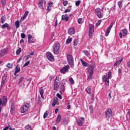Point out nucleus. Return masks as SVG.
<instances>
[{
	"mask_svg": "<svg viewBox=\"0 0 130 130\" xmlns=\"http://www.w3.org/2000/svg\"><path fill=\"white\" fill-rule=\"evenodd\" d=\"M29 109H30V104L27 103H24L23 105L20 108L21 113L28 112Z\"/></svg>",
	"mask_w": 130,
	"mask_h": 130,
	"instance_id": "nucleus-1",
	"label": "nucleus"
},
{
	"mask_svg": "<svg viewBox=\"0 0 130 130\" xmlns=\"http://www.w3.org/2000/svg\"><path fill=\"white\" fill-rule=\"evenodd\" d=\"M67 58L69 64L71 66V68H74V57L73 56L70 54H68Z\"/></svg>",
	"mask_w": 130,
	"mask_h": 130,
	"instance_id": "nucleus-2",
	"label": "nucleus"
},
{
	"mask_svg": "<svg viewBox=\"0 0 130 130\" xmlns=\"http://www.w3.org/2000/svg\"><path fill=\"white\" fill-rule=\"evenodd\" d=\"M60 45L59 43H55L53 47V52L54 54L59 53Z\"/></svg>",
	"mask_w": 130,
	"mask_h": 130,
	"instance_id": "nucleus-3",
	"label": "nucleus"
},
{
	"mask_svg": "<svg viewBox=\"0 0 130 130\" xmlns=\"http://www.w3.org/2000/svg\"><path fill=\"white\" fill-rule=\"evenodd\" d=\"M59 77H57L55 79L54 84V90L56 91L58 88H59V85H60V82L59 81Z\"/></svg>",
	"mask_w": 130,
	"mask_h": 130,
	"instance_id": "nucleus-4",
	"label": "nucleus"
},
{
	"mask_svg": "<svg viewBox=\"0 0 130 130\" xmlns=\"http://www.w3.org/2000/svg\"><path fill=\"white\" fill-rule=\"evenodd\" d=\"M105 116L107 119H109L112 116V110L111 109H107L105 111Z\"/></svg>",
	"mask_w": 130,
	"mask_h": 130,
	"instance_id": "nucleus-5",
	"label": "nucleus"
},
{
	"mask_svg": "<svg viewBox=\"0 0 130 130\" xmlns=\"http://www.w3.org/2000/svg\"><path fill=\"white\" fill-rule=\"evenodd\" d=\"M95 11L96 16L99 19H102V18H103V14L101 12V9L97 8L95 9Z\"/></svg>",
	"mask_w": 130,
	"mask_h": 130,
	"instance_id": "nucleus-6",
	"label": "nucleus"
},
{
	"mask_svg": "<svg viewBox=\"0 0 130 130\" xmlns=\"http://www.w3.org/2000/svg\"><path fill=\"white\" fill-rule=\"evenodd\" d=\"M46 58L50 61H54V57L53 56L52 54H51L50 53V52H47V53H46Z\"/></svg>",
	"mask_w": 130,
	"mask_h": 130,
	"instance_id": "nucleus-7",
	"label": "nucleus"
},
{
	"mask_svg": "<svg viewBox=\"0 0 130 130\" xmlns=\"http://www.w3.org/2000/svg\"><path fill=\"white\" fill-rule=\"evenodd\" d=\"M94 33V25H89V36L90 38L93 37V34Z\"/></svg>",
	"mask_w": 130,
	"mask_h": 130,
	"instance_id": "nucleus-8",
	"label": "nucleus"
},
{
	"mask_svg": "<svg viewBox=\"0 0 130 130\" xmlns=\"http://www.w3.org/2000/svg\"><path fill=\"white\" fill-rule=\"evenodd\" d=\"M103 82H104L105 86H109V78L107 75H104L102 77Z\"/></svg>",
	"mask_w": 130,
	"mask_h": 130,
	"instance_id": "nucleus-9",
	"label": "nucleus"
},
{
	"mask_svg": "<svg viewBox=\"0 0 130 130\" xmlns=\"http://www.w3.org/2000/svg\"><path fill=\"white\" fill-rule=\"evenodd\" d=\"M113 26V23L111 22L109 26H108L107 28V29L105 32V36H108V35H109V33H110V30H111V28H112Z\"/></svg>",
	"mask_w": 130,
	"mask_h": 130,
	"instance_id": "nucleus-10",
	"label": "nucleus"
},
{
	"mask_svg": "<svg viewBox=\"0 0 130 130\" xmlns=\"http://www.w3.org/2000/svg\"><path fill=\"white\" fill-rule=\"evenodd\" d=\"M70 69V66L67 65L64 67H63L61 70H60V73L61 74H66L67 72H69V69Z\"/></svg>",
	"mask_w": 130,
	"mask_h": 130,
	"instance_id": "nucleus-11",
	"label": "nucleus"
},
{
	"mask_svg": "<svg viewBox=\"0 0 130 130\" xmlns=\"http://www.w3.org/2000/svg\"><path fill=\"white\" fill-rule=\"evenodd\" d=\"M83 121H85V118L81 117L78 118L77 124H78L79 126H82V125H83Z\"/></svg>",
	"mask_w": 130,
	"mask_h": 130,
	"instance_id": "nucleus-12",
	"label": "nucleus"
},
{
	"mask_svg": "<svg viewBox=\"0 0 130 130\" xmlns=\"http://www.w3.org/2000/svg\"><path fill=\"white\" fill-rule=\"evenodd\" d=\"M94 69H95V66L94 65L92 66H89L87 68V72L88 73H92L94 72Z\"/></svg>",
	"mask_w": 130,
	"mask_h": 130,
	"instance_id": "nucleus-13",
	"label": "nucleus"
},
{
	"mask_svg": "<svg viewBox=\"0 0 130 130\" xmlns=\"http://www.w3.org/2000/svg\"><path fill=\"white\" fill-rule=\"evenodd\" d=\"M45 3H46V1L45 0H42L41 2L39 3L38 6L41 10H43V4H45Z\"/></svg>",
	"mask_w": 130,
	"mask_h": 130,
	"instance_id": "nucleus-14",
	"label": "nucleus"
},
{
	"mask_svg": "<svg viewBox=\"0 0 130 130\" xmlns=\"http://www.w3.org/2000/svg\"><path fill=\"white\" fill-rule=\"evenodd\" d=\"M7 102H8V99L7 98V96H3L2 98L3 106H5V105H7Z\"/></svg>",
	"mask_w": 130,
	"mask_h": 130,
	"instance_id": "nucleus-15",
	"label": "nucleus"
},
{
	"mask_svg": "<svg viewBox=\"0 0 130 130\" xmlns=\"http://www.w3.org/2000/svg\"><path fill=\"white\" fill-rule=\"evenodd\" d=\"M1 28L2 29H5V28H7L8 30H10V29H11V26L7 23H5L2 25Z\"/></svg>",
	"mask_w": 130,
	"mask_h": 130,
	"instance_id": "nucleus-16",
	"label": "nucleus"
},
{
	"mask_svg": "<svg viewBox=\"0 0 130 130\" xmlns=\"http://www.w3.org/2000/svg\"><path fill=\"white\" fill-rule=\"evenodd\" d=\"M68 34L69 35H74L75 34V28L73 27L70 28L68 30Z\"/></svg>",
	"mask_w": 130,
	"mask_h": 130,
	"instance_id": "nucleus-17",
	"label": "nucleus"
},
{
	"mask_svg": "<svg viewBox=\"0 0 130 130\" xmlns=\"http://www.w3.org/2000/svg\"><path fill=\"white\" fill-rule=\"evenodd\" d=\"M40 94L41 95V97L42 99H44V96H43V94H44V91H43V87H41L40 88Z\"/></svg>",
	"mask_w": 130,
	"mask_h": 130,
	"instance_id": "nucleus-18",
	"label": "nucleus"
},
{
	"mask_svg": "<svg viewBox=\"0 0 130 130\" xmlns=\"http://www.w3.org/2000/svg\"><path fill=\"white\" fill-rule=\"evenodd\" d=\"M80 61H81L82 66H83V67H88V66H89V63H88L86 61H84V60H83V59H81Z\"/></svg>",
	"mask_w": 130,
	"mask_h": 130,
	"instance_id": "nucleus-19",
	"label": "nucleus"
},
{
	"mask_svg": "<svg viewBox=\"0 0 130 130\" xmlns=\"http://www.w3.org/2000/svg\"><path fill=\"white\" fill-rule=\"evenodd\" d=\"M32 39V35L31 34H28V42L29 43H33L34 42L33 41L31 40Z\"/></svg>",
	"mask_w": 130,
	"mask_h": 130,
	"instance_id": "nucleus-20",
	"label": "nucleus"
},
{
	"mask_svg": "<svg viewBox=\"0 0 130 130\" xmlns=\"http://www.w3.org/2000/svg\"><path fill=\"white\" fill-rule=\"evenodd\" d=\"M14 109H15V104H12L10 110L11 114H14Z\"/></svg>",
	"mask_w": 130,
	"mask_h": 130,
	"instance_id": "nucleus-21",
	"label": "nucleus"
},
{
	"mask_svg": "<svg viewBox=\"0 0 130 130\" xmlns=\"http://www.w3.org/2000/svg\"><path fill=\"white\" fill-rule=\"evenodd\" d=\"M91 79H93V72H88V77L87 78V80H91Z\"/></svg>",
	"mask_w": 130,
	"mask_h": 130,
	"instance_id": "nucleus-22",
	"label": "nucleus"
},
{
	"mask_svg": "<svg viewBox=\"0 0 130 130\" xmlns=\"http://www.w3.org/2000/svg\"><path fill=\"white\" fill-rule=\"evenodd\" d=\"M63 20H65L66 22H68L69 21V17L66 16L64 15H62L61 16V20L63 21Z\"/></svg>",
	"mask_w": 130,
	"mask_h": 130,
	"instance_id": "nucleus-23",
	"label": "nucleus"
},
{
	"mask_svg": "<svg viewBox=\"0 0 130 130\" xmlns=\"http://www.w3.org/2000/svg\"><path fill=\"white\" fill-rule=\"evenodd\" d=\"M7 53V51L5 50H2L0 51V57H2V56H4Z\"/></svg>",
	"mask_w": 130,
	"mask_h": 130,
	"instance_id": "nucleus-24",
	"label": "nucleus"
},
{
	"mask_svg": "<svg viewBox=\"0 0 130 130\" xmlns=\"http://www.w3.org/2000/svg\"><path fill=\"white\" fill-rule=\"evenodd\" d=\"M21 71V68L18 66H17L15 68V71L14 73V75H16V74H18Z\"/></svg>",
	"mask_w": 130,
	"mask_h": 130,
	"instance_id": "nucleus-25",
	"label": "nucleus"
},
{
	"mask_svg": "<svg viewBox=\"0 0 130 130\" xmlns=\"http://www.w3.org/2000/svg\"><path fill=\"white\" fill-rule=\"evenodd\" d=\"M121 61H122V59L117 61L114 64V67H116V66H119L120 63H121Z\"/></svg>",
	"mask_w": 130,
	"mask_h": 130,
	"instance_id": "nucleus-26",
	"label": "nucleus"
},
{
	"mask_svg": "<svg viewBox=\"0 0 130 130\" xmlns=\"http://www.w3.org/2000/svg\"><path fill=\"white\" fill-rule=\"evenodd\" d=\"M61 119V116L60 115H58L57 117V119L56 120V123H58V122H59Z\"/></svg>",
	"mask_w": 130,
	"mask_h": 130,
	"instance_id": "nucleus-27",
	"label": "nucleus"
},
{
	"mask_svg": "<svg viewBox=\"0 0 130 130\" xmlns=\"http://www.w3.org/2000/svg\"><path fill=\"white\" fill-rule=\"evenodd\" d=\"M25 130H32V126L30 124L25 126Z\"/></svg>",
	"mask_w": 130,
	"mask_h": 130,
	"instance_id": "nucleus-28",
	"label": "nucleus"
},
{
	"mask_svg": "<svg viewBox=\"0 0 130 130\" xmlns=\"http://www.w3.org/2000/svg\"><path fill=\"white\" fill-rule=\"evenodd\" d=\"M122 34L123 36H126L127 34V29H126V28L123 29L122 30Z\"/></svg>",
	"mask_w": 130,
	"mask_h": 130,
	"instance_id": "nucleus-29",
	"label": "nucleus"
},
{
	"mask_svg": "<svg viewBox=\"0 0 130 130\" xmlns=\"http://www.w3.org/2000/svg\"><path fill=\"white\" fill-rule=\"evenodd\" d=\"M15 26L17 29L20 27V21L19 20L15 22Z\"/></svg>",
	"mask_w": 130,
	"mask_h": 130,
	"instance_id": "nucleus-30",
	"label": "nucleus"
},
{
	"mask_svg": "<svg viewBox=\"0 0 130 130\" xmlns=\"http://www.w3.org/2000/svg\"><path fill=\"white\" fill-rule=\"evenodd\" d=\"M5 21H6V17L2 16L1 17V23H2V24H4V23H5Z\"/></svg>",
	"mask_w": 130,
	"mask_h": 130,
	"instance_id": "nucleus-31",
	"label": "nucleus"
},
{
	"mask_svg": "<svg viewBox=\"0 0 130 130\" xmlns=\"http://www.w3.org/2000/svg\"><path fill=\"white\" fill-rule=\"evenodd\" d=\"M86 91L87 94H90L91 93V88H90V87H87V88L86 89Z\"/></svg>",
	"mask_w": 130,
	"mask_h": 130,
	"instance_id": "nucleus-32",
	"label": "nucleus"
},
{
	"mask_svg": "<svg viewBox=\"0 0 130 130\" xmlns=\"http://www.w3.org/2000/svg\"><path fill=\"white\" fill-rule=\"evenodd\" d=\"M6 77H3L1 81V84L5 85V84L6 83Z\"/></svg>",
	"mask_w": 130,
	"mask_h": 130,
	"instance_id": "nucleus-33",
	"label": "nucleus"
},
{
	"mask_svg": "<svg viewBox=\"0 0 130 130\" xmlns=\"http://www.w3.org/2000/svg\"><path fill=\"white\" fill-rule=\"evenodd\" d=\"M83 52L84 53L85 55H86V56H89V55H90V52L86 50H84Z\"/></svg>",
	"mask_w": 130,
	"mask_h": 130,
	"instance_id": "nucleus-34",
	"label": "nucleus"
},
{
	"mask_svg": "<svg viewBox=\"0 0 130 130\" xmlns=\"http://www.w3.org/2000/svg\"><path fill=\"white\" fill-rule=\"evenodd\" d=\"M69 81L70 82V83H71V84H75V81H74V79H73V78L72 77L69 78Z\"/></svg>",
	"mask_w": 130,
	"mask_h": 130,
	"instance_id": "nucleus-35",
	"label": "nucleus"
},
{
	"mask_svg": "<svg viewBox=\"0 0 130 130\" xmlns=\"http://www.w3.org/2000/svg\"><path fill=\"white\" fill-rule=\"evenodd\" d=\"M21 51H22V49L21 48H19L16 52V55H19V54H20V53H21Z\"/></svg>",
	"mask_w": 130,
	"mask_h": 130,
	"instance_id": "nucleus-36",
	"label": "nucleus"
},
{
	"mask_svg": "<svg viewBox=\"0 0 130 130\" xmlns=\"http://www.w3.org/2000/svg\"><path fill=\"white\" fill-rule=\"evenodd\" d=\"M72 40H73L72 38H70L67 39L66 41V44H70Z\"/></svg>",
	"mask_w": 130,
	"mask_h": 130,
	"instance_id": "nucleus-37",
	"label": "nucleus"
},
{
	"mask_svg": "<svg viewBox=\"0 0 130 130\" xmlns=\"http://www.w3.org/2000/svg\"><path fill=\"white\" fill-rule=\"evenodd\" d=\"M118 6H119V9L122 8V2L120 1L118 2Z\"/></svg>",
	"mask_w": 130,
	"mask_h": 130,
	"instance_id": "nucleus-38",
	"label": "nucleus"
},
{
	"mask_svg": "<svg viewBox=\"0 0 130 130\" xmlns=\"http://www.w3.org/2000/svg\"><path fill=\"white\" fill-rule=\"evenodd\" d=\"M89 110L90 111V113H93V111H94V109L93 108V106L90 105L89 106Z\"/></svg>",
	"mask_w": 130,
	"mask_h": 130,
	"instance_id": "nucleus-39",
	"label": "nucleus"
},
{
	"mask_svg": "<svg viewBox=\"0 0 130 130\" xmlns=\"http://www.w3.org/2000/svg\"><path fill=\"white\" fill-rule=\"evenodd\" d=\"M78 43H79V41H78V40H74V45L75 46H77V45H78Z\"/></svg>",
	"mask_w": 130,
	"mask_h": 130,
	"instance_id": "nucleus-40",
	"label": "nucleus"
},
{
	"mask_svg": "<svg viewBox=\"0 0 130 130\" xmlns=\"http://www.w3.org/2000/svg\"><path fill=\"white\" fill-rule=\"evenodd\" d=\"M83 19L79 18L78 19V24H83Z\"/></svg>",
	"mask_w": 130,
	"mask_h": 130,
	"instance_id": "nucleus-41",
	"label": "nucleus"
},
{
	"mask_svg": "<svg viewBox=\"0 0 130 130\" xmlns=\"http://www.w3.org/2000/svg\"><path fill=\"white\" fill-rule=\"evenodd\" d=\"M6 67H7V68H8V69H12V68H13V64H12L11 63H9L8 64H7Z\"/></svg>",
	"mask_w": 130,
	"mask_h": 130,
	"instance_id": "nucleus-42",
	"label": "nucleus"
},
{
	"mask_svg": "<svg viewBox=\"0 0 130 130\" xmlns=\"http://www.w3.org/2000/svg\"><path fill=\"white\" fill-rule=\"evenodd\" d=\"M102 22V21L101 20H99L96 23V26H99L101 24Z\"/></svg>",
	"mask_w": 130,
	"mask_h": 130,
	"instance_id": "nucleus-43",
	"label": "nucleus"
},
{
	"mask_svg": "<svg viewBox=\"0 0 130 130\" xmlns=\"http://www.w3.org/2000/svg\"><path fill=\"white\" fill-rule=\"evenodd\" d=\"M81 4V1H77L75 3V5L77 7L80 6V4Z\"/></svg>",
	"mask_w": 130,
	"mask_h": 130,
	"instance_id": "nucleus-44",
	"label": "nucleus"
},
{
	"mask_svg": "<svg viewBox=\"0 0 130 130\" xmlns=\"http://www.w3.org/2000/svg\"><path fill=\"white\" fill-rule=\"evenodd\" d=\"M30 64V61H27L26 63H24L23 65V67L25 68V67H27V66H29Z\"/></svg>",
	"mask_w": 130,
	"mask_h": 130,
	"instance_id": "nucleus-45",
	"label": "nucleus"
},
{
	"mask_svg": "<svg viewBox=\"0 0 130 130\" xmlns=\"http://www.w3.org/2000/svg\"><path fill=\"white\" fill-rule=\"evenodd\" d=\"M24 79H25V77H22L20 78L19 82L18 83V85H20L21 84V82H22V81H23V80H24Z\"/></svg>",
	"mask_w": 130,
	"mask_h": 130,
	"instance_id": "nucleus-46",
	"label": "nucleus"
},
{
	"mask_svg": "<svg viewBox=\"0 0 130 130\" xmlns=\"http://www.w3.org/2000/svg\"><path fill=\"white\" fill-rule=\"evenodd\" d=\"M48 116V113H47V111H46V112H45V113L43 115V117L44 118H46V117Z\"/></svg>",
	"mask_w": 130,
	"mask_h": 130,
	"instance_id": "nucleus-47",
	"label": "nucleus"
},
{
	"mask_svg": "<svg viewBox=\"0 0 130 130\" xmlns=\"http://www.w3.org/2000/svg\"><path fill=\"white\" fill-rule=\"evenodd\" d=\"M28 14H29V11H26L23 15V17L27 18V16H28Z\"/></svg>",
	"mask_w": 130,
	"mask_h": 130,
	"instance_id": "nucleus-48",
	"label": "nucleus"
},
{
	"mask_svg": "<svg viewBox=\"0 0 130 130\" xmlns=\"http://www.w3.org/2000/svg\"><path fill=\"white\" fill-rule=\"evenodd\" d=\"M60 89L61 91H63L66 89V87L64 86V85H61L60 87Z\"/></svg>",
	"mask_w": 130,
	"mask_h": 130,
	"instance_id": "nucleus-49",
	"label": "nucleus"
},
{
	"mask_svg": "<svg viewBox=\"0 0 130 130\" xmlns=\"http://www.w3.org/2000/svg\"><path fill=\"white\" fill-rule=\"evenodd\" d=\"M21 38H22V39H24V38H25L26 37V35H25V34H24V33H21Z\"/></svg>",
	"mask_w": 130,
	"mask_h": 130,
	"instance_id": "nucleus-50",
	"label": "nucleus"
},
{
	"mask_svg": "<svg viewBox=\"0 0 130 130\" xmlns=\"http://www.w3.org/2000/svg\"><path fill=\"white\" fill-rule=\"evenodd\" d=\"M111 77V72H108V76H107V78L109 79Z\"/></svg>",
	"mask_w": 130,
	"mask_h": 130,
	"instance_id": "nucleus-51",
	"label": "nucleus"
},
{
	"mask_svg": "<svg viewBox=\"0 0 130 130\" xmlns=\"http://www.w3.org/2000/svg\"><path fill=\"white\" fill-rule=\"evenodd\" d=\"M63 5L64 7H67V5H68V1H63Z\"/></svg>",
	"mask_w": 130,
	"mask_h": 130,
	"instance_id": "nucleus-52",
	"label": "nucleus"
},
{
	"mask_svg": "<svg viewBox=\"0 0 130 130\" xmlns=\"http://www.w3.org/2000/svg\"><path fill=\"white\" fill-rule=\"evenodd\" d=\"M26 19V17L23 16L20 18V22H22L23 21H24Z\"/></svg>",
	"mask_w": 130,
	"mask_h": 130,
	"instance_id": "nucleus-53",
	"label": "nucleus"
},
{
	"mask_svg": "<svg viewBox=\"0 0 130 130\" xmlns=\"http://www.w3.org/2000/svg\"><path fill=\"white\" fill-rule=\"evenodd\" d=\"M57 96L58 97V98H59V99H62V97H61V95H60V94L59 93L57 94Z\"/></svg>",
	"mask_w": 130,
	"mask_h": 130,
	"instance_id": "nucleus-54",
	"label": "nucleus"
},
{
	"mask_svg": "<svg viewBox=\"0 0 130 130\" xmlns=\"http://www.w3.org/2000/svg\"><path fill=\"white\" fill-rule=\"evenodd\" d=\"M52 5H53V3L52 2H50L48 3V7H51V8H52Z\"/></svg>",
	"mask_w": 130,
	"mask_h": 130,
	"instance_id": "nucleus-55",
	"label": "nucleus"
},
{
	"mask_svg": "<svg viewBox=\"0 0 130 130\" xmlns=\"http://www.w3.org/2000/svg\"><path fill=\"white\" fill-rule=\"evenodd\" d=\"M51 9H52L51 7L48 6V7H47V11L48 12H50V11H51Z\"/></svg>",
	"mask_w": 130,
	"mask_h": 130,
	"instance_id": "nucleus-56",
	"label": "nucleus"
},
{
	"mask_svg": "<svg viewBox=\"0 0 130 130\" xmlns=\"http://www.w3.org/2000/svg\"><path fill=\"white\" fill-rule=\"evenodd\" d=\"M29 57H30V55H27L25 56V60H28L29 59Z\"/></svg>",
	"mask_w": 130,
	"mask_h": 130,
	"instance_id": "nucleus-57",
	"label": "nucleus"
},
{
	"mask_svg": "<svg viewBox=\"0 0 130 130\" xmlns=\"http://www.w3.org/2000/svg\"><path fill=\"white\" fill-rule=\"evenodd\" d=\"M70 12H71L70 9H66L64 11V13H70Z\"/></svg>",
	"mask_w": 130,
	"mask_h": 130,
	"instance_id": "nucleus-58",
	"label": "nucleus"
},
{
	"mask_svg": "<svg viewBox=\"0 0 130 130\" xmlns=\"http://www.w3.org/2000/svg\"><path fill=\"white\" fill-rule=\"evenodd\" d=\"M9 128H10V126H7L6 127H5L3 130H8L9 129Z\"/></svg>",
	"mask_w": 130,
	"mask_h": 130,
	"instance_id": "nucleus-59",
	"label": "nucleus"
},
{
	"mask_svg": "<svg viewBox=\"0 0 130 130\" xmlns=\"http://www.w3.org/2000/svg\"><path fill=\"white\" fill-rule=\"evenodd\" d=\"M57 100H58L57 98H54L53 102H55L56 103V102H57Z\"/></svg>",
	"mask_w": 130,
	"mask_h": 130,
	"instance_id": "nucleus-60",
	"label": "nucleus"
},
{
	"mask_svg": "<svg viewBox=\"0 0 130 130\" xmlns=\"http://www.w3.org/2000/svg\"><path fill=\"white\" fill-rule=\"evenodd\" d=\"M38 101L39 103H41V100H40V97L38 98Z\"/></svg>",
	"mask_w": 130,
	"mask_h": 130,
	"instance_id": "nucleus-61",
	"label": "nucleus"
},
{
	"mask_svg": "<svg viewBox=\"0 0 130 130\" xmlns=\"http://www.w3.org/2000/svg\"><path fill=\"white\" fill-rule=\"evenodd\" d=\"M3 6H6V1H3L2 3Z\"/></svg>",
	"mask_w": 130,
	"mask_h": 130,
	"instance_id": "nucleus-62",
	"label": "nucleus"
},
{
	"mask_svg": "<svg viewBox=\"0 0 130 130\" xmlns=\"http://www.w3.org/2000/svg\"><path fill=\"white\" fill-rule=\"evenodd\" d=\"M119 37L121 39V38H122V33L120 32L119 34Z\"/></svg>",
	"mask_w": 130,
	"mask_h": 130,
	"instance_id": "nucleus-63",
	"label": "nucleus"
},
{
	"mask_svg": "<svg viewBox=\"0 0 130 130\" xmlns=\"http://www.w3.org/2000/svg\"><path fill=\"white\" fill-rule=\"evenodd\" d=\"M127 67L128 68H130V60L127 62Z\"/></svg>",
	"mask_w": 130,
	"mask_h": 130,
	"instance_id": "nucleus-64",
	"label": "nucleus"
}]
</instances>
